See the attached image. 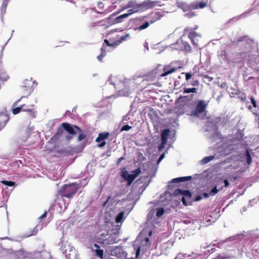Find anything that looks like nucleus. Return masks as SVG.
<instances>
[{
    "mask_svg": "<svg viewBox=\"0 0 259 259\" xmlns=\"http://www.w3.org/2000/svg\"><path fill=\"white\" fill-rule=\"evenodd\" d=\"M154 17H155L158 20H159L162 16V15L161 14V13L160 12L157 11V12H156L154 14Z\"/></svg>",
    "mask_w": 259,
    "mask_h": 259,
    "instance_id": "09e8293b",
    "label": "nucleus"
},
{
    "mask_svg": "<svg viewBox=\"0 0 259 259\" xmlns=\"http://www.w3.org/2000/svg\"><path fill=\"white\" fill-rule=\"evenodd\" d=\"M178 8L181 9L185 13V16L190 18L194 16V3H192L190 5H188L186 3L180 2L177 3Z\"/></svg>",
    "mask_w": 259,
    "mask_h": 259,
    "instance_id": "f8f14e48",
    "label": "nucleus"
},
{
    "mask_svg": "<svg viewBox=\"0 0 259 259\" xmlns=\"http://www.w3.org/2000/svg\"><path fill=\"white\" fill-rule=\"evenodd\" d=\"M177 70L176 67H170L169 66H165L163 67V73H161L159 76L161 77H164L166 76Z\"/></svg>",
    "mask_w": 259,
    "mask_h": 259,
    "instance_id": "4be33fe9",
    "label": "nucleus"
},
{
    "mask_svg": "<svg viewBox=\"0 0 259 259\" xmlns=\"http://www.w3.org/2000/svg\"><path fill=\"white\" fill-rule=\"evenodd\" d=\"M173 195L175 196H179V199L184 205L187 206L190 204L192 193L190 190L177 188L174 190Z\"/></svg>",
    "mask_w": 259,
    "mask_h": 259,
    "instance_id": "0eeeda50",
    "label": "nucleus"
},
{
    "mask_svg": "<svg viewBox=\"0 0 259 259\" xmlns=\"http://www.w3.org/2000/svg\"><path fill=\"white\" fill-rule=\"evenodd\" d=\"M164 212V210L163 207H158L156 210V215L157 218H160L163 215Z\"/></svg>",
    "mask_w": 259,
    "mask_h": 259,
    "instance_id": "7c9ffc66",
    "label": "nucleus"
},
{
    "mask_svg": "<svg viewBox=\"0 0 259 259\" xmlns=\"http://www.w3.org/2000/svg\"><path fill=\"white\" fill-rule=\"evenodd\" d=\"M208 4V0H201L195 3V9H203Z\"/></svg>",
    "mask_w": 259,
    "mask_h": 259,
    "instance_id": "393cba45",
    "label": "nucleus"
},
{
    "mask_svg": "<svg viewBox=\"0 0 259 259\" xmlns=\"http://www.w3.org/2000/svg\"><path fill=\"white\" fill-rule=\"evenodd\" d=\"M183 93L184 94L192 93V94H193H193L194 93V88H185L184 89Z\"/></svg>",
    "mask_w": 259,
    "mask_h": 259,
    "instance_id": "e433bc0d",
    "label": "nucleus"
},
{
    "mask_svg": "<svg viewBox=\"0 0 259 259\" xmlns=\"http://www.w3.org/2000/svg\"><path fill=\"white\" fill-rule=\"evenodd\" d=\"M187 35H188V37L192 45H194V31L192 29L187 28L184 29L183 36L178 39L175 44L171 45L172 46H177V48L172 47V48L183 50L187 52H190L191 50V47L186 41L184 40V38Z\"/></svg>",
    "mask_w": 259,
    "mask_h": 259,
    "instance_id": "f03ea898",
    "label": "nucleus"
},
{
    "mask_svg": "<svg viewBox=\"0 0 259 259\" xmlns=\"http://www.w3.org/2000/svg\"><path fill=\"white\" fill-rule=\"evenodd\" d=\"M116 80L117 79L115 77H113L112 75H110L106 84H107L108 83L109 84H112L113 85L115 90L118 89L120 96L125 97L129 96L131 93V90L127 88V87L130 81L127 79H125L123 83L121 84L120 83H117Z\"/></svg>",
    "mask_w": 259,
    "mask_h": 259,
    "instance_id": "20e7f679",
    "label": "nucleus"
},
{
    "mask_svg": "<svg viewBox=\"0 0 259 259\" xmlns=\"http://www.w3.org/2000/svg\"><path fill=\"white\" fill-rule=\"evenodd\" d=\"M109 133L108 132L100 133L96 139L95 141L100 143L101 141H105L109 137Z\"/></svg>",
    "mask_w": 259,
    "mask_h": 259,
    "instance_id": "5701e85b",
    "label": "nucleus"
},
{
    "mask_svg": "<svg viewBox=\"0 0 259 259\" xmlns=\"http://www.w3.org/2000/svg\"><path fill=\"white\" fill-rule=\"evenodd\" d=\"M150 25V23L148 21H145L143 24L140 25L139 26L135 27L133 29L135 31L142 30L148 28Z\"/></svg>",
    "mask_w": 259,
    "mask_h": 259,
    "instance_id": "a878e982",
    "label": "nucleus"
},
{
    "mask_svg": "<svg viewBox=\"0 0 259 259\" xmlns=\"http://www.w3.org/2000/svg\"><path fill=\"white\" fill-rule=\"evenodd\" d=\"M79 186V184L76 183L69 185H64L60 190V194L63 197L71 198L76 194Z\"/></svg>",
    "mask_w": 259,
    "mask_h": 259,
    "instance_id": "6e6552de",
    "label": "nucleus"
},
{
    "mask_svg": "<svg viewBox=\"0 0 259 259\" xmlns=\"http://www.w3.org/2000/svg\"><path fill=\"white\" fill-rule=\"evenodd\" d=\"M170 131L168 128H165L162 131L161 133V138H164L168 139V136L169 135Z\"/></svg>",
    "mask_w": 259,
    "mask_h": 259,
    "instance_id": "c85d7f7f",
    "label": "nucleus"
},
{
    "mask_svg": "<svg viewBox=\"0 0 259 259\" xmlns=\"http://www.w3.org/2000/svg\"><path fill=\"white\" fill-rule=\"evenodd\" d=\"M156 70H152L145 76L144 79L148 81H153L156 77Z\"/></svg>",
    "mask_w": 259,
    "mask_h": 259,
    "instance_id": "b1692460",
    "label": "nucleus"
},
{
    "mask_svg": "<svg viewBox=\"0 0 259 259\" xmlns=\"http://www.w3.org/2000/svg\"><path fill=\"white\" fill-rule=\"evenodd\" d=\"M47 215V212L46 211L44 212V213L39 218V220H42L44 218H46Z\"/></svg>",
    "mask_w": 259,
    "mask_h": 259,
    "instance_id": "bf43d9fd",
    "label": "nucleus"
},
{
    "mask_svg": "<svg viewBox=\"0 0 259 259\" xmlns=\"http://www.w3.org/2000/svg\"><path fill=\"white\" fill-rule=\"evenodd\" d=\"M103 58H104V55H101V54H100V55H99L98 56H97V59H98L99 61L102 62V59H103Z\"/></svg>",
    "mask_w": 259,
    "mask_h": 259,
    "instance_id": "0e129e2a",
    "label": "nucleus"
},
{
    "mask_svg": "<svg viewBox=\"0 0 259 259\" xmlns=\"http://www.w3.org/2000/svg\"><path fill=\"white\" fill-rule=\"evenodd\" d=\"M72 138V135H67L66 136V138L67 140H70Z\"/></svg>",
    "mask_w": 259,
    "mask_h": 259,
    "instance_id": "774afa93",
    "label": "nucleus"
},
{
    "mask_svg": "<svg viewBox=\"0 0 259 259\" xmlns=\"http://www.w3.org/2000/svg\"><path fill=\"white\" fill-rule=\"evenodd\" d=\"M178 102L183 103V113L191 116L190 120L193 122L194 117V97L193 94L181 96L179 97Z\"/></svg>",
    "mask_w": 259,
    "mask_h": 259,
    "instance_id": "f257e3e1",
    "label": "nucleus"
},
{
    "mask_svg": "<svg viewBox=\"0 0 259 259\" xmlns=\"http://www.w3.org/2000/svg\"><path fill=\"white\" fill-rule=\"evenodd\" d=\"M133 9L135 10V12H136V13L140 11H143L142 3H136Z\"/></svg>",
    "mask_w": 259,
    "mask_h": 259,
    "instance_id": "473e14b6",
    "label": "nucleus"
},
{
    "mask_svg": "<svg viewBox=\"0 0 259 259\" xmlns=\"http://www.w3.org/2000/svg\"><path fill=\"white\" fill-rule=\"evenodd\" d=\"M165 146L164 145H162V144H160V145L158 146V151H161V150H162L165 147Z\"/></svg>",
    "mask_w": 259,
    "mask_h": 259,
    "instance_id": "680f3d73",
    "label": "nucleus"
},
{
    "mask_svg": "<svg viewBox=\"0 0 259 259\" xmlns=\"http://www.w3.org/2000/svg\"><path fill=\"white\" fill-rule=\"evenodd\" d=\"M238 177L236 176H231L230 177V181L231 182H234L237 179Z\"/></svg>",
    "mask_w": 259,
    "mask_h": 259,
    "instance_id": "4d7b16f0",
    "label": "nucleus"
},
{
    "mask_svg": "<svg viewBox=\"0 0 259 259\" xmlns=\"http://www.w3.org/2000/svg\"><path fill=\"white\" fill-rule=\"evenodd\" d=\"M29 81L28 80V79H25L24 81V82H23V84L21 85V87L23 88H24L25 89V90H27L29 88Z\"/></svg>",
    "mask_w": 259,
    "mask_h": 259,
    "instance_id": "79ce46f5",
    "label": "nucleus"
},
{
    "mask_svg": "<svg viewBox=\"0 0 259 259\" xmlns=\"http://www.w3.org/2000/svg\"><path fill=\"white\" fill-rule=\"evenodd\" d=\"M250 99L251 100V102L252 104V105L254 107V108H256L257 107V105H256V101L255 100V99H254V98L253 97H251L250 98Z\"/></svg>",
    "mask_w": 259,
    "mask_h": 259,
    "instance_id": "3c124183",
    "label": "nucleus"
},
{
    "mask_svg": "<svg viewBox=\"0 0 259 259\" xmlns=\"http://www.w3.org/2000/svg\"><path fill=\"white\" fill-rule=\"evenodd\" d=\"M118 232H113L111 234H104L102 233L100 237L97 238V242L104 245L112 244L118 241L117 239Z\"/></svg>",
    "mask_w": 259,
    "mask_h": 259,
    "instance_id": "9d476101",
    "label": "nucleus"
},
{
    "mask_svg": "<svg viewBox=\"0 0 259 259\" xmlns=\"http://www.w3.org/2000/svg\"><path fill=\"white\" fill-rule=\"evenodd\" d=\"M135 13H136V12H135V10L133 8H131V9L128 10V13H125V14H128V17L131 15H132Z\"/></svg>",
    "mask_w": 259,
    "mask_h": 259,
    "instance_id": "864d4df0",
    "label": "nucleus"
},
{
    "mask_svg": "<svg viewBox=\"0 0 259 259\" xmlns=\"http://www.w3.org/2000/svg\"><path fill=\"white\" fill-rule=\"evenodd\" d=\"M79 133V135L78 137L77 141L80 142L85 138L86 135L84 133H82V131H81V132H80Z\"/></svg>",
    "mask_w": 259,
    "mask_h": 259,
    "instance_id": "c03bdc74",
    "label": "nucleus"
},
{
    "mask_svg": "<svg viewBox=\"0 0 259 259\" xmlns=\"http://www.w3.org/2000/svg\"><path fill=\"white\" fill-rule=\"evenodd\" d=\"M60 250L63 254H65V256L66 254H68L69 251H72V253L73 254V255H74L75 256V248L73 246H71V244L67 241L62 242L61 243Z\"/></svg>",
    "mask_w": 259,
    "mask_h": 259,
    "instance_id": "f3484780",
    "label": "nucleus"
},
{
    "mask_svg": "<svg viewBox=\"0 0 259 259\" xmlns=\"http://www.w3.org/2000/svg\"><path fill=\"white\" fill-rule=\"evenodd\" d=\"M124 213L123 211H120L117 214V215L115 217V222L117 224H121V223L124 221Z\"/></svg>",
    "mask_w": 259,
    "mask_h": 259,
    "instance_id": "bb28decb",
    "label": "nucleus"
},
{
    "mask_svg": "<svg viewBox=\"0 0 259 259\" xmlns=\"http://www.w3.org/2000/svg\"><path fill=\"white\" fill-rule=\"evenodd\" d=\"M192 179V176H185V177H178L176 178L172 179L170 183H184V185L187 188H189L191 185V183L190 181Z\"/></svg>",
    "mask_w": 259,
    "mask_h": 259,
    "instance_id": "4468645a",
    "label": "nucleus"
},
{
    "mask_svg": "<svg viewBox=\"0 0 259 259\" xmlns=\"http://www.w3.org/2000/svg\"><path fill=\"white\" fill-rule=\"evenodd\" d=\"M10 0H3L2 4L1 5L0 10H1V20L3 22H4V16L6 12V9L7 8V6L8 3Z\"/></svg>",
    "mask_w": 259,
    "mask_h": 259,
    "instance_id": "412c9836",
    "label": "nucleus"
},
{
    "mask_svg": "<svg viewBox=\"0 0 259 259\" xmlns=\"http://www.w3.org/2000/svg\"><path fill=\"white\" fill-rule=\"evenodd\" d=\"M209 103V101L203 100L198 101L195 105V117H198L200 119H204L206 117L207 114L206 108Z\"/></svg>",
    "mask_w": 259,
    "mask_h": 259,
    "instance_id": "423d86ee",
    "label": "nucleus"
},
{
    "mask_svg": "<svg viewBox=\"0 0 259 259\" xmlns=\"http://www.w3.org/2000/svg\"><path fill=\"white\" fill-rule=\"evenodd\" d=\"M26 105L23 104L19 107H15L13 108L12 111L14 115L19 113L21 111H27L29 112L33 113V117H35L36 112L32 109H28L25 108Z\"/></svg>",
    "mask_w": 259,
    "mask_h": 259,
    "instance_id": "a211bd4d",
    "label": "nucleus"
},
{
    "mask_svg": "<svg viewBox=\"0 0 259 259\" xmlns=\"http://www.w3.org/2000/svg\"><path fill=\"white\" fill-rule=\"evenodd\" d=\"M25 96H22V97H21V98H20V99H18V100L16 101L13 103V105H12V107H13V108H14V107H16V106L17 105V104H18V103L20 101V100H21L22 98H25Z\"/></svg>",
    "mask_w": 259,
    "mask_h": 259,
    "instance_id": "603ef678",
    "label": "nucleus"
},
{
    "mask_svg": "<svg viewBox=\"0 0 259 259\" xmlns=\"http://www.w3.org/2000/svg\"><path fill=\"white\" fill-rule=\"evenodd\" d=\"M237 96L238 98L242 102H244L246 99V96L245 93L238 89H232V91L230 93V96L231 98Z\"/></svg>",
    "mask_w": 259,
    "mask_h": 259,
    "instance_id": "6ab92c4d",
    "label": "nucleus"
},
{
    "mask_svg": "<svg viewBox=\"0 0 259 259\" xmlns=\"http://www.w3.org/2000/svg\"><path fill=\"white\" fill-rule=\"evenodd\" d=\"M62 126L58 128L57 132L53 138L58 139L60 137H63L66 132L69 135H76L82 131L81 129L78 126L71 124L68 122H64L61 124Z\"/></svg>",
    "mask_w": 259,
    "mask_h": 259,
    "instance_id": "7ed1b4c3",
    "label": "nucleus"
},
{
    "mask_svg": "<svg viewBox=\"0 0 259 259\" xmlns=\"http://www.w3.org/2000/svg\"><path fill=\"white\" fill-rule=\"evenodd\" d=\"M123 124L124 125L121 127V128L120 130V132H123V131H128L132 127V126L128 125L127 123H124Z\"/></svg>",
    "mask_w": 259,
    "mask_h": 259,
    "instance_id": "72a5a7b5",
    "label": "nucleus"
},
{
    "mask_svg": "<svg viewBox=\"0 0 259 259\" xmlns=\"http://www.w3.org/2000/svg\"><path fill=\"white\" fill-rule=\"evenodd\" d=\"M108 254L113 256L116 257L117 259H124L127 254L121 246H112L108 250Z\"/></svg>",
    "mask_w": 259,
    "mask_h": 259,
    "instance_id": "9b49d317",
    "label": "nucleus"
},
{
    "mask_svg": "<svg viewBox=\"0 0 259 259\" xmlns=\"http://www.w3.org/2000/svg\"><path fill=\"white\" fill-rule=\"evenodd\" d=\"M120 44V42H117V40L114 41L112 43H110L108 44V47H116Z\"/></svg>",
    "mask_w": 259,
    "mask_h": 259,
    "instance_id": "de8ad7c7",
    "label": "nucleus"
},
{
    "mask_svg": "<svg viewBox=\"0 0 259 259\" xmlns=\"http://www.w3.org/2000/svg\"><path fill=\"white\" fill-rule=\"evenodd\" d=\"M167 141V138H161V144L165 145Z\"/></svg>",
    "mask_w": 259,
    "mask_h": 259,
    "instance_id": "5fc2aeb1",
    "label": "nucleus"
},
{
    "mask_svg": "<svg viewBox=\"0 0 259 259\" xmlns=\"http://www.w3.org/2000/svg\"><path fill=\"white\" fill-rule=\"evenodd\" d=\"M96 254L100 258H103L104 255V251L102 249H95Z\"/></svg>",
    "mask_w": 259,
    "mask_h": 259,
    "instance_id": "f704fd0d",
    "label": "nucleus"
},
{
    "mask_svg": "<svg viewBox=\"0 0 259 259\" xmlns=\"http://www.w3.org/2000/svg\"><path fill=\"white\" fill-rule=\"evenodd\" d=\"M128 17V14H123L120 16H116V13L111 14L107 18V22L110 25L121 23L123 20Z\"/></svg>",
    "mask_w": 259,
    "mask_h": 259,
    "instance_id": "ddd939ff",
    "label": "nucleus"
},
{
    "mask_svg": "<svg viewBox=\"0 0 259 259\" xmlns=\"http://www.w3.org/2000/svg\"><path fill=\"white\" fill-rule=\"evenodd\" d=\"M164 157H165V153H163L160 155V156L158 158H159L160 159H161L162 160L164 158Z\"/></svg>",
    "mask_w": 259,
    "mask_h": 259,
    "instance_id": "69168bd1",
    "label": "nucleus"
},
{
    "mask_svg": "<svg viewBox=\"0 0 259 259\" xmlns=\"http://www.w3.org/2000/svg\"><path fill=\"white\" fill-rule=\"evenodd\" d=\"M129 115H130V113H128L127 114L123 116L122 121H121L122 124L128 123V120L130 119Z\"/></svg>",
    "mask_w": 259,
    "mask_h": 259,
    "instance_id": "37998d69",
    "label": "nucleus"
},
{
    "mask_svg": "<svg viewBox=\"0 0 259 259\" xmlns=\"http://www.w3.org/2000/svg\"><path fill=\"white\" fill-rule=\"evenodd\" d=\"M124 159V158L123 156L118 158L116 161V164L118 165Z\"/></svg>",
    "mask_w": 259,
    "mask_h": 259,
    "instance_id": "e2e57ef3",
    "label": "nucleus"
},
{
    "mask_svg": "<svg viewBox=\"0 0 259 259\" xmlns=\"http://www.w3.org/2000/svg\"><path fill=\"white\" fill-rule=\"evenodd\" d=\"M106 145V142L105 141H101L100 143L98 144V147L100 148H102L104 147Z\"/></svg>",
    "mask_w": 259,
    "mask_h": 259,
    "instance_id": "8fccbe9b",
    "label": "nucleus"
},
{
    "mask_svg": "<svg viewBox=\"0 0 259 259\" xmlns=\"http://www.w3.org/2000/svg\"><path fill=\"white\" fill-rule=\"evenodd\" d=\"M246 158L247 164H250L252 162V158L248 151H247L246 153Z\"/></svg>",
    "mask_w": 259,
    "mask_h": 259,
    "instance_id": "ea45409f",
    "label": "nucleus"
},
{
    "mask_svg": "<svg viewBox=\"0 0 259 259\" xmlns=\"http://www.w3.org/2000/svg\"><path fill=\"white\" fill-rule=\"evenodd\" d=\"M155 210H153V209H151L149 212V213H148L147 214V218H148V220H150L153 215H154V213H155Z\"/></svg>",
    "mask_w": 259,
    "mask_h": 259,
    "instance_id": "49530a36",
    "label": "nucleus"
},
{
    "mask_svg": "<svg viewBox=\"0 0 259 259\" xmlns=\"http://www.w3.org/2000/svg\"><path fill=\"white\" fill-rule=\"evenodd\" d=\"M223 182L224 183V187H228L230 184H229V181H228V180L227 179H225L223 181H222V179H219V181L218 182V183H217V184L216 185H217V188L219 189V185L220 184H222ZM223 187L224 186H222Z\"/></svg>",
    "mask_w": 259,
    "mask_h": 259,
    "instance_id": "c756f323",
    "label": "nucleus"
},
{
    "mask_svg": "<svg viewBox=\"0 0 259 259\" xmlns=\"http://www.w3.org/2000/svg\"><path fill=\"white\" fill-rule=\"evenodd\" d=\"M9 78L8 75L4 73H0V79L3 81H7Z\"/></svg>",
    "mask_w": 259,
    "mask_h": 259,
    "instance_id": "a19ab883",
    "label": "nucleus"
},
{
    "mask_svg": "<svg viewBox=\"0 0 259 259\" xmlns=\"http://www.w3.org/2000/svg\"><path fill=\"white\" fill-rule=\"evenodd\" d=\"M190 256H192V255L188 254L187 253H180L178 255V257H179L180 259H189L188 258Z\"/></svg>",
    "mask_w": 259,
    "mask_h": 259,
    "instance_id": "4c0bfd02",
    "label": "nucleus"
},
{
    "mask_svg": "<svg viewBox=\"0 0 259 259\" xmlns=\"http://www.w3.org/2000/svg\"><path fill=\"white\" fill-rule=\"evenodd\" d=\"M130 37V35L129 33H126L125 35L122 36L120 37L119 39L117 40V42L121 43L122 41L126 40L127 38Z\"/></svg>",
    "mask_w": 259,
    "mask_h": 259,
    "instance_id": "58836bf2",
    "label": "nucleus"
},
{
    "mask_svg": "<svg viewBox=\"0 0 259 259\" xmlns=\"http://www.w3.org/2000/svg\"><path fill=\"white\" fill-rule=\"evenodd\" d=\"M138 240L134 244V251L136 254V257L140 254L145 252L150 246L149 238L147 236H141L139 237Z\"/></svg>",
    "mask_w": 259,
    "mask_h": 259,
    "instance_id": "39448f33",
    "label": "nucleus"
},
{
    "mask_svg": "<svg viewBox=\"0 0 259 259\" xmlns=\"http://www.w3.org/2000/svg\"><path fill=\"white\" fill-rule=\"evenodd\" d=\"M136 3L134 1H129L126 6L124 7H123L122 9L124 10L128 8H133Z\"/></svg>",
    "mask_w": 259,
    "mask_h": 259,
    "instance_id": "c9c22d12",
    "label": "nucleus"
},
{
    "mask_svg": "<svg viewBox=\"0 0 259 259\" xmlns=\"http://www.w3.org/2000/svg\"><path fill=\"white\" fill-rule=\"evenodd\" d=\"M223 188V186L219 187V189L217 188V185H215L208 192H204L202 195L204 197L207 198L210 196H214L217 194L220 190Z\"/></svg>",
    "mask_w": 259,
    "mask_h": 259,
    "instance_id": "aec40b11",
    "label": "nucleus"
},
{
    "mask_svg": "<svg viewBox=\"0 0 259 259\" xmlns=\"http://www.w3.org/2000/svg\"><path fill=\"white\" fill-rule=\"evenodd\" d=\"M141 169L138 167L130 174L127 170L123 169L121 171V177L127 182V186H130L135 179L141 174Z\"/></svg>",
    "mask_w": 259,
    "mask_h": 259,
    "instance_id": "1a4fd4ad",
    "label": "nucleus"
},
{
    "mask_svg": "<svg viewBox=\"0 0 259 259\" xmlns=\"http://www.w3.org/2000/svg\"><path fill=\"white\" fill-rule=\"evenodd\" d=\"M1 183L7 186V188L8 190V191L2 192V195L4 197H8L9 196L10 193L12 192L15 187L16 186V182L11 181L3 180L1 181Z\"/></svg>",
    "mask_w": 259,
    "mask_h": 259,
    "instance_id": "dca6fc26",
    "label": "nucleus"
},
{
    "mask_svg": "<svg viewBox=\"0 0 259 259\" xmlns=\"http://www.w3.org/2000/svg\"><path fill=\"white\" fill-rule=\"evenodd\" d=\"M185 76L186 80H188L192 77V74H191V73H186Z\"/></svg>",
    "mask_w": 259,
    "mask_h": 259,
    "instance_id": "13d9d810",
    "label": "nucleus"
},
{
    "mask_svg": "<svg viewBox=\"0 0 259 259\" xmlns=\"http://www.w3.org/2000/svg\"><path fill=\"white\" fill-rule=\"evenodd\" d=\"M121 226V224H120V225H119L118 224L117 225L115 226V230H116V231L115 232H117V231L118 235L119 234V230L120 229Z\"/></svg>",
    "mask_w": 259,
    "mask_h": 259,
    "instance_id": "6e6d98bb",
    "label": "nucleus"
},
{
    "mask_svg": "<svg viewBox=\"0 0 259 259\" xmlns=\"http://www.w3.org/2000/svg\"><path fill=\"white\" fill-rule=\"evenodd\" d=\"M157 20H158V19L157 18H156L155 17H154V16H153V17L150 20L149 23H150L151 24H152L154 22H155V21H156Z\"/></svg>",
    "mask_w": 259,
    "mask_h": 259,
    "instance_id": "052dcab7",
    "label": "nucleus"
},
{
    "mask_svg": "<svg viewBox=\"0 0 259 259\" xmlns=\"http://www.w3.org/2000/svg\"><path fill=\"white\" fill-rule=\"evenodd\" d=\"M94 247L96 248L95 249H99L100 248V246L96 243H94Z\"/></svg>",
    "mask_w": 259,
    "mask_h": 259,
    "instance_id": "338daca9",
    "label": "nucleus"
},
{
    "mask_svg": "<svg viewBox=\"0 0 259 259\" xmlns=\"http://www.w3.org/2000/svg\"><path fill=\"white\" fill-rule=\"evenodd\" d=\"M141 3L143 11L145 10L152 9L157 6H161L164 5L163 4H161V1H152L150 0H145Z\"/></svg>",
    "mask_w": 259,
    "mask_h": 259,
    "instance_id": "2eb2a0df",
    "label": "nucleus"
},
{
    "mask_svg": "<svg viewBox=\"0 0 259 259\" xmlns=\"http://www.w3.org/2000/svg\"><path fill=\"white\" fill-rule=\"evenodd\" d=\"M213 80V78L212 77H210L208 75H205L204 76V81L206 83H209Z\"/></svg>",
    "mask_w": 259,
    "mask_h": 259,
    "instance_id": "a18cd8bd",
    "label": "nucleus"
},
{
    "mask_svg": "<svg viewBox=\"0 0 259 259\" xmlns=\"http://www.w3.org/2000/svg\"><path fill=\"white\" fill-rule=\"evenodd\" d=\"M214 158V156L213 155L205 157L201 160V163L202 164H206L209 162L210 161L213 160Z\"/></svg>",
    "mask_w": 259,
    "mask_h": 259,
    "instance_id": "2f4dec72",
    "label": "nucleus"
},
{
    "mask_svg": "<svg viewBox=\"0 0 259 259\" xmlns=\"http://www.w3.org/2000/svg\"><path fill=\"white\" fill-rule=\"evenodd\" d=\"M66 259H79L77 252L75 249V256L73 255L72 251H69L68 254H66Z\"/></svg>",
    "mask_w": 259,
    "mask_h": 259,
    "instance_id": "cd10ccee",
    "label": "nucleus"
}]
</instances>
